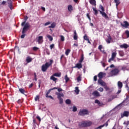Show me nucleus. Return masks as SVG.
Wrapping results in <instances>:
<instances>
[{"instance_id":"23","label":"nucleus","mask_w":129,"mask_h":129,"mask_svg":"<svg viewBox=\"0 0 129 129\" xmlns=\"http://www.w3.org/2000/svg\"><path fill=\"white\" fill-rule=\"evenodd\" d=\"M92 9L93 10V11L94 12V14L95 15V16H97V14H98V11H97V10L96 9V7L95 8H92Z\"/></svg>"},{"instance_id":"33","label":"nucleus","mask_w":129,"mask_h":129,"mask_svg":"<svg viewBox=\"0 0 129 129\" xmlns=\"http://www.w3.org/2000/svg\"><path fill=\"white\" fill-rule=\"evenodd\" d=\"M46 37L49 39V41H53V37L51 36L50 35H47Z\"/></svg>"},{"instance_id":"59","label":"nucleus","mask_w":129,"mask_h":129,"mask_svg":"<svg viewBox=\"0 0 129 129\" xmlns=\"http://www.w3.org/2000/svg\"><path fill=\"white\" fill-rule=\"evenodd\" d=\"M87 18L89 19V20L90 21V20H91V18H90V17L89 14H87Z\"/></svg>"},{"instance_id":"40","label":"nucleus","mask_w":129,"mask_h":129,"mask_svg":"<svg viewBox=\"0 0 129 129\" xmlns=\"http://www.w3.org/2000/svg\"><path fill=\"white\" fill-rule=\"evenodd\" d=\"M99 8L101 9V10L102 11L101 12H104L105 11V10L104 9V8L101 6V5H100L99 6Z\"/></svg>"},{"instance_id":"39","label":"nucleus","mask_w":129,"mask_h":129,"mask_svg":"<svg viewBox=\"0 0 129 129\" xmlns=\"http://www.w3.org/2000/svg\"><path fill=\"white\" fill-rule=\"evenodd\" d=\"M53 62V60H52V59L50 60L49 63L48 62V65L49 66V67L52 66Z\"/></svg>"},{"instance_id":"6","label":"nucleus","mask_w":129,"mask_h":129,"mask_svg":"<svg viewBox=\"0 0 129 129\" xmlns=\"http://www.w3.org/2000/svg\"><path fill=\"white\" fill-rule=\"evenodd\" d=\"M92 124V122L91 121H84L81 123V125L84 127L89 126Z\"/></svg>"},{"instance_id":"25","label":"nucleus","mask_w":129,"mask_h":129,"mask_svg":"<svg viewBox=\"0 0 129 129\" xmlns=\"http://www.w3.org/2000/svg\"><path fill=\"white\" fill-rule=\"evenodd\" d=\"M111 40H112V38H111V36H109L108 37V39H106V41L107 43L109 44V43H110Z\"/></svg>"},{"instance_id":"19","label":"nucleus","mask_w":129,"mask_h":129,"mask_svg":"<svg viewBox=\"0 0 129 129\" xmlns=\"http://www.w3.org/2000/svg\"><path fill=\"white\" fill-rule=\"evenodd\" d=\"M74 39L75 40L78 39V36H77V33H76V30H75L74 32Z\"/></svg>"},{"instance_id":"3","label":"nucleus","mask_w":129,"mask_h":129,"mask_svg":"<svg viewBox=\"0 0 129 129\" xmlns=\"http://www.w3.org/2000/svg\"><path fill=\"white\" fill-rule=\"evenodd\" d=\"M119 72V71L118 69H114L110 71V72L109 73V75H110V77L117 76Z\"/></svg>"},{"instance_id":"44","label":"nucleus","mask_w":129,"mask_h":129,"mask_svg":"<svg viewBox=\"0 0 129 129\" xmlns=\"http://www.w3.org/2000/svg\"><path fill=\"white\" fill-rule=\"evenodd\" d=\"M73 111L76 112L77 111V107L76 106H74L73 108Z\"/></svg>"},{"instance_id":"2","label":"nucleus","mask_w":129,"mask_h":129,"mask_svg":"<svg viewBox=\"0 0 129 129\" xmlns=\"http://www.w3.org/2000/svg\"><path fill=\"white\" fill-rule=\"evenodd\" d=\"M55 94L57 96V98L59 101V104H63L62 98H64V94L62 93L56 92Z\"/></svg>"},{"instance_id":"15","label":"nucleus","mask_w":129,"mask_h":129,"mask_svg":"<svg viewBox=\"0 0 129 129\" xmlns=\"http://www.w3.org/2000/svg\"><path fill=\"white\" fill-rule=\"evenodd\" d=\"M123 23L124 24H121V26H122L123 27H124L125 28H127L129 26V24L127 21H124Z\"/></svg>"},{"instance_id":"55","label":"nucleus","mask_w":129,"mask_h":129,"mask_svg":"<svg viewBox=\"0 0 129 129\" xmlns=\"http://www.w3.org/2000/svg\"><path fill=\"white\" fill-rule=\"evenodd\" d=\"M123 124L126 125V126H127L129 124V121L124 122Z\"/></svg>"},{"instance_id":"52","label":"nucleus","mask_w":129,"mask_h":129,"mask_svg":"<svg viewBox=\"0 0 129 129\" xmlns=\"http://www.w3.org/2000/svg\"><path fill=\"white\" fill-rule=\"evenodd\" d=\"M54 46H55V45H54V44H51V45L50 46V49H52L54 47Z\"/></svg>"},{"instance_id":"56","label":"nucleus","mask_w":129,"mask_h":129,"mask_svg":"<svg viewBox=\"0 0 129 129\" xmlns=\"http://www.w3.org/2000/svg\"><path fill=\"white\" fill-rule=\"evenodd\" d=\"M101 63L102 64V66L104 68L106 66V64L104 62H103L102 61L101 62Z\"/></svg>"},{"instance_id":"49","label":"nucleus","mask_w":129,"mask_h":129,"mask_svg":"<svg viewBox=\"0 0 129 129\" xmlns=\"http://www.w3.org/2000/svg\"><path fill=\"white\" fill-rule=\"evenodd\" d=\"M119 55H120V56H123L124 53L122 51H120L119 52Z\"/></svg>"},{"instance_id":"63","label":"nucleus","mask_w":129,"mask_h":129,"mask_svg":"<svg viewBox=\"0 0 129 129\" xmlns=\"http://www.w3.org/2000/svg\"><path fill=\"white\" fill-rule=\"evenodd\" d=\"M103 125H104V126H108V122H106L105 123H104V124H103Z\"/></svg>"},{"instance_id":"26","label":"nucleus","mask_w":129,"mask_h":129,"mask_svg":"<svg viewBox=\"0 0 129 129\" xmlns=\"http://www.w3.org/2000/svg\"><path fill=\"white\" fill-rule=\"evenodd\" d=\"M75 89H76L75 90V93L77 95L79 94V92H80V90H79V88L78 87H76L75 88Z\"/></svg>"},{"instance_id":"48","label":"nucleus","mask_w":129,"mask_h":129,"mask_svg":"<svg viewBox=\"0 0 129 129\" xmlns=\"http://www.w3.org/2000/svg\"><path fill=\"white\" fill-rule=\"evenodd\" d=\"M39 49V48H38V47H33V50L34 51H37V50H38Z\"/></svg>"},{"instance_id":"37","label":"nucleus","mask_w":129,"mask_h":129,"mask_svg":"<svg viewBox=\"0 0 129 129\" xmlns=\"http://www.w3.org/2000/svg\"><path fill=\"white\" fill-rule=\"evenodd\" d=\"M66 103L67 104H71V100H70V99H67L66 100Z\"/></svg>"},{"instance_id":"17","label":"nucleus","mask_w":129,"mask_h":129,"mask_svg":"<svg viewBox=\"0 0 129 129\" xmlns=\"http://www.w3.org/2000/svg\"><path fill=\"white\" fill-rule=\"evenodd\" d=\"M33 60V58H31L30 56H28L26 58V61L27 63H30L32 62Z\"/></svg>"},{"instance_id":"10","label":"nucleus","mask_w":129,"mask_h":129,"mask_svg":"<svg viewBox=\"0 0 129 129\" xmlns=\"http://www.w3.org/2000/svg\"><path fill=\"white\" fill-rule=\"evenodd\" d=\"M129 116V111H124L123 113L121 114V117H128Z\"/></svg>"},{"instance_id":"60","label":"nucleus","mask_w":129,"mask_h":129,"mask_svg":"<svg viewBox=\"0 0 129 129\" xmlns=\"http://www.w3.org/2000/svg\"><path fill=\"white\" fill-rule=\"evenodd\" d=\"M46 98H50L52 100H54V98L52 97L51 96H48V97H46Z\"/></svg>"},{"instance_id":"34","label":"nucleus","mask_w":129,"mask_h":129,"mask_svg":"<svg viewBox=\"0 0 129 129\" xmlns=\"http://www.w3.org/2000/svg\"><path fill=\"white\" fill-rule=\"evenodd\" d=\"M114 2L116 4V7H117L120 4L119 0H114Z\"/></svg>"},{"instance_id":"28","label":"nucleus","mask_w":129,"mask_h":129,"mask_svg":"<svg viewBox=\"0 0 129 129\" xmlns=\"http://www.w3.org/2000/svg\"><path fill=\"white\" fill-rule=\"evenodd\" d=\"M55 27H56V24L55 23H53L51 24V26H49V28H55Z\"/></svg>"},{"instance_id":"31","label":"nucleus","mask_w":129,"mask_h":129,"mask_svg":"<svg viewBox=\"0 0 129 129\" xmlns=\"http://www.w3.org/2000/svg\"><path fill=\"white\" fill-rule=\"evenodd\" d=\"M68 10L70 12H72V11H73V7H72V6L71 5L68 6Z\"/></svg>"},{"instance_id":"9","label":"nucleus","mask_w":129,"mask_h":129,"mask_svg":"<svg viewBox=\"0 0 129 129\" xmlns=\"http://www.w3.org/2000/svg\"><path fill=\"white\" fill-rule=\"evenodd\" d=\"M7 3H8L9 8L11 10H12L13 9V5L12 4V0H8Z\"/></svg>"},{"instance_id":"62","label":"nucleus","mask_w":129,"mask_h":129,"mask_svg":"<svg viewBox=\"0 0 129 129\" xmlns=\"http://www.w3.org/2000/svg\"><path fill=\"white\" fill-rule=\"evenodd\" d=\"M95 102L96 103L100 104V101H99V100H96L95 101Z\"/></svg>"},{"instance_id":"16","label":"nucleus","mask_w":129,"mask_h":129,"mask_svg":"<svg viewBox=\"0 0 129 129\" xmlns=\"http://www.w3.org/2000/svg\"><path fill=\"white\" fill-rule=\"evenodd\" d=\"M100 14L102 15V17H104L105 19H108V17L106 13L104 12H101V11H99Z\"/></svg>"},{"instance_id":"13","label":"nucleus","mask_w":129,"mask_h":129,"mask_svg":"<svg viewBox=\"0 0 129 129\" xmlns=\"http://www.w3.org/2000/svg\"><path fill=\"white\" fill-rule=\"evenodd\" d=\"M98 84L101 85L102 86L104 87L105 86L106 83L101 79V80H98Z\"/></svg>"},{"instance_id":"51","label":"nucleus","mask_w":129,"mask_h":129,"mask_svg":"<svg viewBox=\"0 0 129 129\" xmlns=\"http://www.w3.org/2000/svg\"><path fill=\"white\" fill-rule=\"evenodd\" d=\"M104 125H101L96 128V129H101L102 127H104Z\"/></svg>"},{"instance_id":"36","label":"nucleus","mask_w":129,"mask_h":129,"mask_svg":"<svg viewBox=\"0 0 129 129\" xmlns=\"http://www.w3.org/2000/svg\"><path fill=\"white\" fill-rule=\"evenodd\" d=\"M82 78L81 77V75H80L77 78V80L78 82L81 81Z\"/></svg>"},{"instance_id":"20","label":"nucleus","mask_w":129,"mask_h":129,"mask_svg":"<svg viewBox=\"0 0 129 129\" xmlns=\"http://www.w3.org/2000/svg\"><path fill=\"white\" fill-rule=\"evenodd\" d=\"M90 4L94 6V7H96V1L95 0H91L90 2H89Z\"/></svg>"},{"instance_id":"29","label":"nucleus","mask_w":129,"mask_h":129,"mask_svg":"<svg viewBox=\"0 0 129 129\" xmlns=\"http://www.w3.org/2000/svg\"><path fill=\"white\" fill-rule=\"evenodd\" d=\"M19 91L21 93L23 94H25V93L26 92V91L25 90V89L23 88L19 89Z\"/></svg>"},{"instance_id":"57","label":"nucleus","mask_w":129,"mask_h":129,"mask_svg":"<svg viewBox=\"0 0 129 129\" xmlns=\"http://www.w3.org/2000/svg\"><path fill=\"white\" fill-rule=\"evenodd\" d=\"M36 124V120L35 119H33V124L35 125Z\"/></svg>"},{"instance_id":"35","label":"nucleus","mask_w":129,"mask_h":129,"mask_svg":"<svg viewBox=\"0 0 129 129\" xmlns=\"http://www.w3.org/2000/svg\"><path fill=\"white\" fill-rule=\"evenodd\" d=\"M106 91H108L110 90L109 88L106 85L103 86Z\"/></svg>"},{"instance_id":"4","label":"nucleus","mask_w":129,"mask_h":129,"mask_svg":"<svg viewBox=\"0 0 129 129\" xmlns=\"http://www.w3.org/2000/svg\"><path fill=\"white\" fill-rule=\"evenodd\" d=\"M54 77H61V74L60 73H55L52 76L50 77V80H53V81H57V78Z\"/></svg>"},{"instance_id":"24","label":"nucleus","mask_w":129,"mask_h":129,"mask_svg":"<svg viewBox=\"0 0 129 129\" xmlns=\"http://www.w3.org/2000/svg\"><path fill=\"white\" fill-rule=\"evenodd\" d=\"M121 48H125L126 49L128 47V45L126 44H123V45H121L120 46Z\"/></svg>"},{"instance_id":"5","label":"nucleus","mask_w":129,"mask_h":129,"mask_svg":"<svg viewBox=\"0 0 129 129\" xmlns=\"http://www.w3.org/2000/svg\"><path fill=\"white\" fill-rule=\"evenodd\" d=\"M89 114V112L87 109H83L79 112V115L84 116L85 115H87Z\"/></svg>"},{"instance_id":"50","label":"nucleus","mask_w":129,"mask_h":129,"mask_svg":"<svg viewBox=\"0 0 129 129\" xmlns=\"http://www.w3.org/2000/svg\"><path fill=\"white\" fill-rule=\"evenodd\" d=\"M50 24H51V22H46L45 24H44V26H48V25H49Z\"/></svg>"},{"instance_id":"42","label":"nucleus","mask_w":129,"mask_h":129,"mask_svg":"<svg viewBox=\"0 0 129 129\" xmlns=\"http://www.w3.org/2000/svg\"><path fill=\"white\" fill-rule=\"evenodd\" d=\"M23 102V99H19L18 100L17 103L18 104H21Z\"/></svg>"},{"instance_id":"64","label":"nucleus","mask_w":129,"mask_h":129,"mask_svg":"<svg viewBox=\"0 0 129 129\" xmlns=\"http://www.w3.org/2000/svg\"><path fill=\"white\" fill-rule=\"evenodd\" d=\"M121 91V89L117 91V92L116 93V94H118L120 93Z\"/></svg>"},{"instance_id":"41","label":"nucleus","mask_w":129,"mask_h":129,"mask_svg":"<svg viewBox=\"0 0 129 129\" xmlns=\"http://www.w3.org/2000/svg\"><path fill=\"white\" fill-rule=\"evenodd\" d=\"M65 80L66 83H67L70 80L69 78H68V76L67 75H66L65 76Z\"/></svg>"},{"instance_id":"14","label":"nucleus","mask_w":129,"mask_h":129,"mask_svg":"<svg viewBox=\"0 0 129 129\" xmlns=\"http://www.w3.org/2000/svg\"><path fill=\"white\" fill-rule=\"evenodd\" d=\"M55 89H58V88H56V87H54V88H53L50 89L47 91V92L46 93V94H45L46 97H49V94L50 93V92H51V91L54 90H55Z\"/></svg>"},{"instance_id":"45","label":"nucleus","mask_w":129,"mask_h":129,"mask_svg":"<svg viewBox=\"0 0 129 129\" xmlns=\"http://www.w3.org/2000/svg\"><path fill=\"white\" fill-rule=\"evenodd\" d=\"M125 34L126 35L127 37H129V31L126 30L125 32Z\"/></svg>"},{"instance_id":"18","label":"nucleus","mask_w":129,"mask_h":129,"mask_svg":"<svg viewBox=\"0 0 129 129\" xmlns=\"http://www.w3.org/2000/svg\"><path fill=\"white\" fill-rule=\"evenodd\" d=\"M75 68H78L79 69H80L82 68V63L79 62V63H77L76 66L74 67Z\"/></svg>"},{"instance_id":"46","label":"nucleus","mask_w":129,"mask_h":129,"mask_svg":"<svg viewBox=\"0 0 129 129\" xmlns=\"http://www.w3.org/2000/svg\"><path fill=\"white\" fill-rule=\"evenodd\" d=\"M98 90L101 92H102L104 90L103 88L102 87L99 88Z\"/></svg>"},{"instance_id":"54","label":"nucleus","mask_w":129,"mask_h":129,"mask_svg":"<svg viewBox=\"0 0 129 129\" xmlns=\"http://www.w3.org/2000/svg\"><path fill=\"white\" fill-rule=\"evenodd\" d=\"M84 39L86 41H87V40L88 39V37L86 36V35H85L84 36Z\"/></svg>"},{"instance_id":"1","label":"nucleus","mask_w":129,"mask_h":129,"mask_svg":"<svg viewBox=\"0 0 129 129\" xmlns=\"http://www.w3.org/2000/svg\"><path fill=\"white\" fill-rule=\"evenodd\" d=\"M26 23V21H24L22 22L21 24L22 26H24L23 30H22V35L21 36V38L24 39L26 36L25 33L27 32L28 30L30 28V24L28 23Z\"/></svg>"},{"instance_id":"7","label":"nucleus","mask_w":129,"mask_h":129,"mask_svg":"<svg viewBox=\"0 0 129 129\" xmlns=\"http://www.w3.org/2000/svg\"><path fill=\"white\" fill-rule=\"evenodd\" d=\"M50 67L48 64V62L45 63V64H43L41 67V70L42 72H45L47 71L48 68Z\"/></svg>"},{"instance_id":"11","label":"nucleus","mask_w":129,"mask_h":129,"mask_svg":"<svg viewBox=\"0 0 129 129\" xmlns=\"http://www.w3.org/2000/svg\"><path fill=\"white\" fill-rule=\"evenodd\" d=\"M37 41L38 44H42L43 42V37L41 36L38 37Z\"/></svg>"},{"instance_id":"58","label":"nucleus","mask_w":129,"mask_h":129,"mask_svg":"<svg viewBox=\"0 0 129 129\" xmlns=\"http://www.w3.org/2000/svg\"><path fill=\"white\" fill-rule=\"evenodd\" d=\"M97 76H95L94 77V81H97Z\"/></svg>"},{"instance_id":"30","label":"nucleus","mask_w":129,"mask_h":129,"mask_svg":"<svg viewBox=\"0 0 129 129\" xmlns=\"http://www.w3.org/2000/svg\"><path fill=\"white\" fill-rule=\"evenodd\" d=\"M98 49L100 50L101 52H102V53H105V51L103 50H102L101 49H102V46L101 45H100L98 47Z\"/></svg>"},{"instance_id":"38","label":"nucleus","mask_w":129,"mask_h":129,"mask_svg":"<svg viewBox=\"0 0 129 129\" xmlns=\"http://www.w3.org/2000/svg\"><path fill=\"white\" fill-rule=\"evenodd\" d=\"M1 5H3V6H7V2H6V1H3Z\"/></svg>"},{"instance_id":"61","label":"nucleus","mask_w":129,"mask_h":129,"mask_svg":"<svg viewBox=\"0 0 129 129\" xmlns=\"http://www.w3.org/2000/svg\"><path fill=\"white\" fill-rule=\"evenodd\" d=\"M34 84L33 83L31 84L29 86V88H31L33 86Z\"/></svg>"},{"instance_id":"47","label":"nucleus","mask_w":129,"mask_h":129,"mask_svg":"<svg viewBox=\"0 0 129 129\" xmlns=\"http://www.w3.org/2000/svg\"><path fill=\"white\" fill-rule=\"evenodd\" d=\"M40 98L39 96H37L35 98V101H37L38 100H39Z\"/></svg>"},{"instance_id":"27","label":"nucleus","mask_w":129,"mask_h":129,"mask_svg":"<svg viewBox=\"0 0 129 129\" xmlns=\"http://www.w3.org/2000/svg\"><path fill=\"white\" fill-rule=\"evenodd\" d=\"M84 60V55L82 54L81 56V58L79 60V63H82L83 62V60Z\"/></svg>"},{"instance_id":"43","label":"nucleus","mask_w":129,"mask_h":129,"mask_svg":"<svg viewBox=\"0 0 129 129\" xmlns=\"http://www.w3.org/2000/svg\"><path fill=\"white\" fill-rule=\"evenodd\" d=\"M60 40H61V41H65V38L64 37V36H63L62 35L60 36Z\"/></svg>"},{"instance_id":"8","label":"nucleus","mask_w":129,"mask_h":129,"mask_svg":"<svg viewBox=\"0 0 129 129\" xmlns=\"http://www.w3.org/2000/svg\"><path fill=\"white\" fill-rule=\"evenodd\" d=\"M117 53L116 52H113L111 54V57L108 60V62H110L113 61L116 56Z\"/></svg>"},{"instance_id":"53","label":"nucleus","mask_w":129,"mask_h":129,"mask_svg":"<svg viewBox=\"0 0 129 129\" xmlns=\"http://www.w3.org/2000/svg\"><path fill=\"white\" fill-rule=\"evenodd\" d=\"M36 118H37L39 121H41V118H40V116H36Z\"/></svg>"},{"instance_id":"32","label":"nucleus","mask_w":129,"mask_h":129,"mask_svg":"<svg viewBox=\"0 0 129 129\" xmlns=\"http://www.w3.org/2000/svg\"><path fill=\"white\" fill-rule=\"evenodd\" d=\"M70 52H71V50L68 49L66 50V52H65V54L68 56V55H69V53H70Z\"/></svg>"},{"instance_id":"21","label":"nucleus","mask_w":129,"mask_h":129,"mask_svg":"<svg viewBox=\"0 0 129 129\" xmlns=\"http://www.w3.org/2000/svg\"><path fill=\"white\" fill-rule=\"evenodd\" d=\"M92 95H94V96H97V97L100 96L99 93L97 91H94V92L92 93Z\"/></svg>"},{"instance_id":"22","label":"nucleus","mask_w":129,"mask_h":129,"mask_svg":"<svg viewBox=\"0 0 129 129\" xmlns=\"http://www.w3.org/2000/svg\"><path fill=\"white\" fill-rule=\"evenodd\" d=\"M117 85L119 89H121L123 86L122 83L120 81L118 82Z\"/></svg>"},{"instance_id":"12","label":"nucleus","mask_w":129,"mask_h":129,"mask_svg":"<svg viewBox=\"0 0 129 129\" xmlns=\"http://www.w3.org/2000/svg\"><path fill=\"white\" fill-rule=\"evenodd\" d=\"M106 74L105 73H103L102 72H100L98 74V77H99V79L98 80H102V79L103 78V76H105Z\"/></svg>"}]
</instances>
